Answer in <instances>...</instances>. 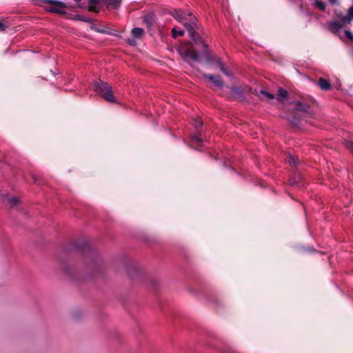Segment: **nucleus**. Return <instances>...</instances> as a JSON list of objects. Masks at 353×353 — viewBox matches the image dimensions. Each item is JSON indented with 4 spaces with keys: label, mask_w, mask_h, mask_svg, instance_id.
Masks as SVG:
<instances>
[{
    "label": "nucleus",
    "mask_w": 353,
    "mask_h": 353,
    "mask_svg": "<svg viewBox=\"0 0 353 353\" xmlns=\"http://www.w3.org/2000/svg\"><path fill=\"white\" fill-rule=\"evenodd\" d=\"M94 90L106 101L111 103L116 102L115 97L112 94V88L107 83L103 81L97 82L94 84Z\"/></svg>",
    "instance_id": "1"
},
{
    "label": "nucleus",
    "mask_w": 353,
    "mask_h": 353,
    "mask_svg": "<svg viewBox=\"0 0 353 353\" xmlns=\"http://www.w3.org/2000/svg\"><path fill=\"white\" fill-rule=\"evenodd\" d=\"M177 51L182 59L185 61H188V59H191L194 61H198L199 59L198 52L192 48H188L185 45L180 46L177 48Z\"/></svg>",
    "instance_id": "2"
},
{
    "label": "nucleus",
    "mask_w": 353,
    "mask_h": 353,
    "mask_svg": "<svg viewBox=\"0 0 353 353\" xmlns=\"http://www.w3.org/2000/svg\"><path fill=\"white\" fill-rule=\"evenodd\" d=\"M44 1L47 4L45 8L46 10L59 14L65 13L63 9L66 8V5L64 3L56 0H44Z\"/></svg>",
    "instance_id": "3"
},
{
    "label": "nucleus",
    "mask_w": 353,
    "mask_h": 353,
    "mask_svg": "<svg viewBox=\"0 0 353 353\" xmlns=\"http://www.w3.org/2000/svg\"><path fill=\"white\" fill-rule=\"evenodd\" d=\"M144 31L142 28H135L132 30V35L134 39H127V42L131 45L134 46L136 45V41L134 39H141L143 35Z\"/></svg>",
    "instance_id": "4"
},
{
    "label": "nucleus",
    "mask_w": 353,
    "mask_h": 353,
    "mask_svg": "<svg viewBox=\"0 0 353 353\" xmlns=\"http://www.w3.org/2000/svg\"><path fill=\"white\" fill-rule=\"evenodd\" d=\"M203 77L212 83H213L216 86L219 88H223L224 85V83L223 81L221 80V78L220 76L218 75H213L210 74H203Z\"/></svg>",
    "instance_id": "5"
},
{
    "label": "nucleus",
    "mask_w": 353,
    "mask_h": 353,
    "mask_svg": "<svg viewBox=\"0 0 353 353\" xmlns=\"http://www.w3.org/2000/svg\"><path fill=\"white\" fill-rule=\"evenodd\" d=\"M347 23H345V22L343 21V17L341 18L339 21H334L331 23H330L328 26L329 30L334 32L336 33L339 31V30L345 26H347Z\"/></svg>",
    "instance_id": "6"
},
{
    "label": "nucleus",
    "mask_w": 353,
    "mask_h": 353,
    "mask_svg": "<svg viewBox=\"0 0 353 353\" xmlns=\"http://www.w3.org/2000/svg\"><path fill=\"white\" fill-rule=\"evenodd\" d=\"M187 16H189V22L183 23L184 27L186 28L188 32H192L194 31V28L196 26V18L192 17L191 13H188Z\"/></svg>",
    "instance_id": "7"
},
{
    "label": "nucleus",
    "mask_w": 353,
    "mask_h": 353,
    "mask_svg": "<svg viewBox=\"0 0 353 353\" xmlns=\"http://www.w3.org/2000/svg\"><path fill=\"white\" fill-rule=\"evenodd\" d=\"M0 201L7 202V204L10 207H14L19 203V200L17 197H10L7 194H0Z\"/></svg>",
    "instance_id": "8"
},
{
    "label": "nucleus",
    "mask_w": 353,
    "mask_h": 353,
    "mask_svg": "<svg viewBox=\"0 0 353 353\" xmlns=\"http://www.w3.org/2000/svg\"><path fill=\"white\" fill-rule=\"evenodd\" d=\"M189 36L193 40L195 44L198 46H202L204 48H207V44L204 42V41L200 37V35L197 34L195 31H193L192 32H189Z\"/></svg>",
    "instance_id": "9"
},
{
    "label": "nucleus",
    "mask_w": 353,
    "mask_h": 353,
    "mask_svg": "<svg viewBox=\"0 0 353 353\" xmlns=\"http://www.w3.org/2000/svg\"><path fill=\"white\" fill-rule=\"evenodd\" d=\"M171 14L175 19L180 22H181L183 19H187V14H185L181 10H174L172 12Z\"/></svg>",
    "instance_id": "10"
},
{
    "label": "nucleus",
    "mask_w": 353,
    "mask_h": 353,
    "mask_svg": "<svg viewBox=\"0 0 353 353\" xmlns=\"http://www.w3.org/2000/svg\"><path fill=\"white\" fill-rule=\"evenodd\" d=\"M217 65L220 69V70L224 74H225L226 76L228 77H232V73L231 71L228 70L224 65L223 61L220 59H218L217 61Z\"/></svg>",
    "instance_id": "11"
},
{
    "label": "nucleus",
    "mask_w": 353,
    "mask_h": 353,
    "mask_svg": "<svg viewBox=\"0 0 353 353\" xmlns=\"http://www.w3.org/2000/svg\"><path fill=\"white\" fill-rule=\"evenodd\" d=\"M319 85L323 90H329L331 88V84L328 81L323 78L319 79Z\"/></svg>",
    "instance_id": "12"
},
{
    "label": "nucleus",
    "mask_w": 353,
    "mask_h": 353,
    "mask_svg": "<svg viewBox=\"0 0 353 353\" xmlns=\"http://www.w3.org/2000/svg\"><path fill=\"white\" fill-rule=\"evenodd\" d=\"M288 98V92L282 88H279L278 89V97L277 99L279 101L286 100Z\"/></svg>",
    "instance_id": "13"
},
{
    "label": "nucleus",
    "mask_w": 353,
    "mask_h": 353,
    "mask_svg": "<svg viewBox=\"0 0 353 353\" xmlns=\"http://www.w3.org/2000/svg\"><path fill=\"white\" fill-rule=\"evenodd\" d=\"M253 93L258 96H259V94H261L264 98H266L268 100L274 99V96L272 94L269 93L265 90H261L259 92L255 90Z\"/></svg>",
    "instance_id": "14"
},
{
    "label": "nucleus",
    "mask_w": 353,
    "mask_h": 353,
    "mask_svg": "<svg viewBox=\"0 0 353 353\" xmlns=\"http://www.w3.org/2000/svg\"><path fill=\"white\" fill-rule=\"evenodd\" d=\"M122 0H105V3L108 8H117L119 7Z\"/></svg>",
    "instance_id": "15"
},
{
    "label": "nucleus",
    "mask_w": 353,
    "mask_h": 353,
    "mask_svg": "<svg viewBox=\"0 0 353 353\" xmlns=\"http://www.w3.org/2000/svg\"><path fill=\"white\" fill-rule=\"evenodd\" d=\"M296 109L300 112H306L309 110V105L307 103H303L300 101L295 102Z\"/></svg>",
    "instance_id": "16"
},
{
    "label": "nucleus",
    "mask_w": 353,
    "mask_h": 353,
    "mask_svg": "<svg viewBox=\"0 0 353 353\" xmlns=\"http://www.w3.org/2000/svg\"><path fill=\"white\" fill-rule=\"evenodd\" d=\"M352 19H353V7H351L349 9L347 15L343 17V21L345 22V23L349 24Z\"/></svg>",
    "instance_id": "17"
},
{
    "label": "nucleus",
    "mask_w": 353,
    "mask_h": 353,
    "mask_svg": "<svg viewBox=\"0 0 353 353\" xmlns=\"http://www.w3.org/2000/svg\"><path fill=\"white\" fill-rule=\"evenodd\" d=\"M172 33L173 37L176 38L178 36H183L184 34V31L183 30H177L176 28H174L172 30Z\"/></svg>",
    "instance_id": "18"
},
{
    "label": "nucleus",
    "mask_w": 353,
    "mask_h": 353,
    "mask_svg": "<svg viewBox=\"0 0 353 353\" xmlns=\"http://www.w3.org/2000/svg\"><path fill=\"white\" fill-rule=\"evenodd\" d=\"M289 163L292 165H296L297 164V159L292 155H289L288 157Z\"/></svg>",
    "instance_id": "19"
},
{
    "label": "nucleus",
    "mask_w": 353,
    "mask_h": 353,
    "mask_svg": "<svg viewBox=\"0 0 353 353\" xmlns=\"http://www.w3.org/2000/svg\"><path fill=\"white\" fill-rule=\"evenodd\" d=\"M231 90L233 93L238 94V95H241L243 92L242 89L241 88H239L236 86L232 87Z\"/></svg>",
    "instance_id": "20"
},
{
    "label": "nucleus",
    "mask_w": 353,
    "mask_h": 353,
    "mask_svg": "<svg viewBox=\"0 0 353 353\" xmlns=\"http://www.w3.org/2000/svg\"><path fill=\"white\" fill-rule=\"evenodd\" d=\"M314 4L315 6L320 9L321 10H324L325 8V3L321 1H316Z\"/></svg>",
    "instance_id": "21"
},
{
    "label": "nucleus",
    "mask_w": 353,
    "mask_h": 353,
    "mask_svg": "<svg viewBox=\"0 0 353 353\" xmlns=\"http://www.w3.org/2000/svg\"><path fill=\"white\" fill-rule=\"evenodd\" d=\"M345 145L352 152H353V142L351 141H345Z\"/></svg>",
    "instance_id": "22"
},
{
    "label": "nucleus",
    "mask_w": 353,
    "mask_h": 353,
    "mask_svg": "<svg viewBox=\"0 0 353 353\" xmlns=\"http://www.w3.org/2000/svg\"><path fill=\"white\" fill-rule=\"evenodd\" d=\"M192 141L193 143L195 144V145H199V143L201 141L200 137H199V135L197 134H194L192 137Z\"/></svg>",
    "instance_id": "23"
},
{
    "label": "nucleus",
    "mask_w": 353,
    "mask_h": 353,
    "mask_svg": "<svg viewBox=\"0 0 353 353\" xmlns=\"http://www.w3.org/2000/svg\"><path fill=\"white\" fill-rule=\"evenodd\" d=\"M345 34L347 38H349L351 41H353V34L350 31L345 30Z\"/></svg>",
    "instance_id": "24"
},
{
    "label": "nucleus",
    "mask_w": 353,
    "mask_h": 353,
    "mask_svg": "<svg viewBox=\"0 0 353 353\" xmlns=\"http://www.w3.org/2000/svg\"><path fill=\"white\" fill-rule=\"evenodd\" d=\"M202 125V122L199 119L194 120V127L197 129Z\"/></svg>",
    "instance_id": "25"
},
{
    "label": "nucleus",
    "mask_w": 353,
    "mask_h": 353,
    "mask_svg": "<svg viewBox=\"0 0 353 353\" xmlns=\"http://www.w3.org/2000/svg\"><path fill=\"white\" fill-rule=\"evenodd\" d=\"M8 26L0 21V31H4L7 28Z\"/></svg>",
    "instance_id": "26"
},
{
    "label": "nucleus",
    "mask_w": 353,
    "mask_h": 353,
    "mask_svg": "<svg viewBox=\"0 0 353 353\" xmlns=\"http://www.w3.org/2000/svg\"><path fill=\"white\" fill-rule=\"evenodd\" d=\"M329 1H330V2L332 4H334V3H336V1H337V0H329Z\"/></svg>",
    "instance_id": "27"
}]
</instances>
